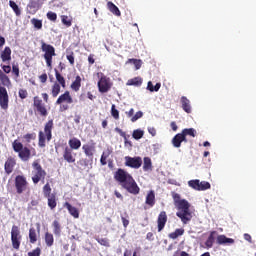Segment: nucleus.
Listing matches in <instances>:
<instances>
[{
  "instance_id": "obj_9",
  "label": "nucleus",
  "mask_w": 256,
  "mask_h": 256,
  "mask_svg": "<svg viewBox=\"0 0 256 256\" xmlns=\"http://www.w3.org/2000/svg\"><path fill=\"white\" fill-rule=\"evenodd\" d=\"M22 239L23 236L21 235V230L19 229V226L13 225L11 229V243L13 249L19 251V249L21 248Z\"/></svg>"
},
{
  "instance_id": "obj_2",
  "label": "nucleus",
  "mask_w": 256,
  "mask_h": 256,
  "mask_svg": "<svg viewBox=\"0 0 256 256\" xmlns=\"http://www.w3.org/2000/svg\"><path fill=\"white\" fill-rule=\"evenodd\" d=\"M114 179L120 183L123 189H126L128 193H131V195H139L141 188H139V185H137L133 176H131L127 171L119 168L114 173Z\"/></svg>"
},
{
  "instance_id": "obj_49",
  "label": "nucleus",
  "mask_w": 256,
  "mask_h": 256,
  "mask_svg": "<svg viewBox=\"0 0 256 256\" xmlns=\"http://www.w3.org/2000/svg\"><path fill=\"white\" fill-rule=\"evenodd\" d=\"M36 138L37 134L35 133H27L26 135H24L26 143H31V141H35Z\"/></svg>"
},
{
  "instance_id": "obj_17",
  "label": "nucleus",
  "mask_w": 256,
  "mask_h": 256,
  "mask_svg": "<svg viewBox=\"0 0 256 256\" xmlns=\"http://www.w3.org/2000/svg\"><path fill=\"white\" fill-rule=\"evenodd\" d=\"M157 225H158V233H161V231L165 229V225H167V212L165 211L160 212L157 219Z\"/></svg>"
},
{
  "instance_id": "obj_46",
  "label": "nucleus",
  "mask_w": 256,
  "mask_h": 256,
  "mask_svg": "<svg viewBox=\"0 0 256 256\" xmlns=\"http://www.w3.org/2000/svg\"><path fill=\"white\" fill-rule=\"evenodd\" d=\"M31 23L33 24L35 29H38V30L43 29V21L42 20H39L37 18H32Z\"/></svg>"
},
{
  "instance_id": "obj_54",
  "label": "nucleus",
  "mask_w": 256,
  "mask_h": 256,
  "mask_svg": "<svg viewBox=\"0 0 256 256\" xmlns=\"http://www.w3.org/2000/svg\"><path fill=\"white\" fill-rule=\"evenodd\" d=\"M18 96L20 99H27V97H29V92H27L26 89H19Z\"/></svg>"
},
{
  "instance_id": "obj_44",
  "label": "nucleus",
  "mask_w": 256,
  "mask_h": 256,
  "mask_svg": "<svg viewBox=\"0 0 256 256\" xmlns=\"http://www.w3.org/2000/svg\"><path fill=\"white\" fill-rule=\"evenodd\" d=\"M143 135H145V132L141 129H136L132 133L133 139H136V141H139V139H143Z\"/></svg>"
},
{
  "instance_id": "obj_8",
  "label": "nucleus",
  "mask_w": 256,
  "mask_h": 256,
  "mask_svg": "<svg viewBox=\"0 0 256 256\" xmlns=\"http://www.w3.org/2000/svg\"><path fill=\"white\" fill-rule=\"evenodd\" d=\"M71 103H73V97L68 90L61 94L56 100V105H60V111H67Z\"/></svg>"
},
{
  "instance_id": "obj_19",
  "label": "nucleus",
  "mask_w": 256,
  "mask_h": 256,
  "mask_svg": "<svg viewBox=\"0 0 256 256\" xmlns=\"http://www.w3.org/2000/svg\"><path fill=\"white\" fill-rule=\"evenodd\" d=\"M64 207L68 209V212L74 219H79V210L75 206L71 205L69 202H65Z\"/></svg>"
},
{
  "instance_id": "obj_14",
  "label": "nucleus",
  "mask_w": 256,
  "mask_h": 256,
  "mask_svg": "<svg viewBox=\"0 0 256 256\" xmlns=\"http://www.w3.org/2000/svg\"><path fill=\"white\" fill-rule=\"evenodd\" d=\"M0 107L7 111L9 109V94L7 88L0 86Z\"/></svg>"
},
{
  "instance_id": "obj_47",
  "label": "nucleus",
  "mask_w": 256,
  "mask_h": 256,
  "mask_svg": "<svg viewBox=\"0 0 256 256\" xmlns=\"http://www.w3.org/2000/svg\"><path fill=\"white\" fill-rule=\"evenodd\" d=\"M207 189H211V184L207 181H199V191H207Z\"/></svg>"
},
{
  "instance_id": "obj_39",
  "label": "nucleus",
  "mask_w": 256,
  "mask_h": 256,
  "mask_svg": "<svg viewBox=\"0 0 256 256\" xmlns=\"http://www.w3.org/2000/svg\"><path fill=\"white\" fill-rule=\"evenodd\" d=\"M9 6L14 11L16 17H21V8H19V5H17V3H15V1L10 0Z\"/></svg>"
},
{
  "instance_id": "obj_58",
  "label": "nucleus",
  "mask_w": 256,
  "mask_h": 256,
  "mask_svg": "<svg viewBox=\"0 0 256 256\" xmlns=\"http://www.w3.org/2000/svg\"><path fill=\"white\" fill-rule=\"evenodd\" d=\"M107 159H109V153L106 154L105 152H103L100 158L101 165H107Z\"/></svg>"
},
{
  "instance_id": "obj_57",
  "label": "nucleus",
  "mask_w": 256,
  "mask_h": 256,
  "mask_svg": "<svg viewBox=\"0 0 256 256\" xmlns=\"http://www.w3.org/2000/svg\"><path fill=\"white\" fill-rule=\"evenodd\" d=\"M12 73H13V75H15V77H19V64L18 63L12 64Z\"/></svg>"
},
{
  "instance_id": "obj_12",
  "label": "nucleus",
  "mask_w": 256,
  "mask_h": 256,
  "mask_svg": "<svg viewBox=\"0 0 256 256\" xmlns=\"http://www.w3.org/2000/svg\"><path fill=\"white\" fill-rule=\"evenodd\" d=\"M97 149V143L94 140H90L88 144H84L82 146V150L84 151V155L88 157L91 161H93V156L95 155V151Z\"/></svg>"
},
{
  "instance_id": "obj_35",
  "label": "nucleus",
  "mask_w": 256,
  "mask_h": 256,
  "mask_svg": "<svg viewBox=\"0 0 256 256\" xmlns=\"http://www.w3.org/2000/svg\"><path fill=\"white\" fill-rule=\"evenodd\" d=\"M61 87L62 86H60L57 82H54V84L52 85L51 95L54 99L59 96V93H61Z\"/></svg>"
},
{
  "instance_id": "obj_13",
  "label": "nucleus",
  "mask_w": 256,
  "mask_h": 256,
  "mask_svg": "<svg viewBox=\"0 0 256 256\" xmlns=\"http://www.w3.org/2000/svg\"><path fill=\"white\" fill-rule=\"evenodd\" d=\"M143 165V159L141 157H125V166L131 167V169H139Z\"/></svg>"
},
{
  "instance_id": "obj_62",
  "label": "nucleus",
  "mask_w": 256,
  "mask_h": 256,
  "mask_svg": "<svg viewBox=\"0 0 256 256\" xmlns=\"http://www.w3.org/2000/svg\"><path fill=\"white\" fill-rule=\"evenodd\" d=\"M148 133H150L152 137H155V135H157V130L155 129V127H148Z\"/></svg>"
},
{
  "instance_id": "obj_27",
  "label": "nucleus",
  "mask_w": 256,
  "mask_h": 256,
  "mask_svg": "<svg viewBox=\"0 0 256 256\" xmlns=\"http://www.w3.org/2000/svg\"><path fill=\"white\" fill-rule=\"evenodd\" d=\"M181 105L185 113H191V101H189L187 97L185 96L181 97Z\"/></svg>"
},
{
  "instance_id": "obj_36",
  "label": "nucleus",
  "mask_w": 256,
  "mask_h": 256,
  "mask_svg": "<svg viewBox=\"0 0 256 256\" xmlns=\"http://www.w3.org/2000/svg\"><path fill=\"white\" fill-rule=\"evenodd\" d=\"M44 241L47 245V247H53V244L55 243V238L53 235L49 232H46L44 235Z\"/></svg>"
},
{
  "instance_id": "obj_63",
  "label": "nucleus",
  "mask_w": 256,
  "mask_h": 256,
  "mask_svg": "<svg viewBox=\"0 0 256 256\" xmlns=\"http://www.w3.org/2000/svg\"><path fill=\"white\" fill-rule=\"evenodd\" d=\"M121 219H122L123 227L125 229H127V227H129V219H127V218H125L123 216L121 217Z\"/></svg>"
},
{
  "instance_id": "obj_40",
  "label": "nucleus",
  "mask_w": 256,
  "mask_h": 256,
  "mask_svg": "<svg viewBox=\"0 0 256 256\" xmlns=\"http://www.w3.org/2000/svg\"><path fill=\"white\" fill-rule=\"evenodd\" d=\"M126 63H133L136 71H139V69H141V66L143 65V61L141 59H135V58L128 59Z\"/></svg>"
},
{
  "instance_id": "obj_11",
  "label": "nucleus",
  "mask_w": 256,
  "mask_h": 256,
  "mask_svg": "<svg viewBox=\"0 0 256 256\" xmlns=\"http://www.w3.org/2000/svg\"><path fill=\"white\" fill-rule=\"evenodd\" d=\"M113 87V83H111V78L105 76V74H101L100 80L98 81V90L100 93H107Z\"/></svg>"
},
{
  "instance_id": "obj_37",
  "label": "nucleus",
  "mask_w": 256,
  "mask_h": 256,
  "mask_svg": "<svg viewBox=\"0 0 256 256\" xmlns=\"http://www.w3.org/2000/svg\"><path fill=\"white\" fill-rule=\"evenodd\" d=\"M143 171H153V162L151 158L144 157Z\"/></svg>"
},
{
  "instance_id": "obj_21",
  "label": "nucleus",
  "mask_w": 256,
  "mask_h": 256,
  "mask_svg": "<svg viewBox=\"0 0 256 256\" xmlns=\"http://www.w3.org/2000/svg\"><path fill=\"white\" fill-rule=\"evenodd\" d=\"M217 243L218 245H233V243H235V240L233 238H227V236L225 235H218Z\"/></svg>"
},
{
  "instance_id": "obj_32",
  "label": "nucleus",
  "mask_w": 256,
  "mask_h": 256,
  "mask_svg": "<svg viewBox=\"0 0 256 256\" xmlns=\"http://www.w3.org/2000/svg\"><path fill=\"white\" fill-rule=\"evenodd\" d=\"M38 235H37V230L35 228H30L29 229V243L32 245H35L37 243Z\"/></svg>"
},
{
  "instance_id": "obj_60",
  "label": "nucleus",
  "mask_w": 256,
  "mask_h": 256,
  "mask_svg": "<svg viewBox=\"0 0 256 256\" xmlns=\"http://www.w3.org/2000/svg\"><path fill=\"white\" fill-rule=\"evenodd\" d=\"M1 67H2V72H4V73H7V74H9V73H11V66L10 65H1Z\"/></svg>"
},
{
  "instance_id": "obj_53",
  "label": "nucleus",
  "mask_w": 256,
  "mask_h": 256,
  "mask_svg": "<svg viewBox=\"0 0 256 256\" xmlns=\"http://www.w3.org/2000/svg\"><path fill=\"white\" fill-rule=\"evenodd\" d=\"M66 59L69 61L70 65H75V53L73 51L66 55Z\"/></svg>"
},
{
  "instance_id": "obj_18",
  "label": "nucleus",
  "mask_w": 256,
  "mask_h": 256,
  "mask_svg": "<svg viewBox=\"0 0 256 256\" xmlns=\"http://www.w3.org/2000/svg\"><path fill=\"white\" fill-rule=\"evenodd\" d=\"M187 143V138L181 133L176 134L173 139H172V145L173 147H175L176 149H179V147H181V144L183 143Z\"/></svg>"
},
{
  "instance_id": "obj_55",
  "label": "nucleus",
  "mask_w": 256,
  "mask_h": 256,
  "mask_svg": "<svg viewBox=\"0 0 256 256\" xmlns=\"http://www.w3.org/2000/svg\"><path fill=\"white\" fill-rule=\"evenodd\" d=\"M28 9H34L35 11H37V9H39V3H37V1H30L27 5Z\"/></svg>"
},
{
  "instance_id": "obj_52",
  "label": "nucleus",
  "mask_w": 256,
  "mask_h": 256,
  "mask_svg": "<svg viewBox=\"0 0 256 256\" xmlns=\"http://www.w3.org/2000/svg\"><path fill=\"white\" fill-rule=\"evenodd\" d=\"M111 115L114 119L119 120V110L115 107V104L111 106Z\"/></svg>"
},
{
  "instance_id": "obj_4",
  "label": "nucleus",
  "mask_w": 256,
  "mask_h": 256,
  "mask_svg": "<svg viewBox=\"0 0 256 256\" xmlns=\"http://www.w3.org/2000/svg\"><path fill=\"white\" fill-rule=\"evenodd\" d=\"M32 182L34 183V185H37V183H39V181H42V183H45V177H47V171H45V169H43V166H41V164L39 163V160H35L32 163Z\"/></svg>"
},
{
  "instance_id": "obj_43",
  "label": "nucleus",
  "mask_w": 256,
  "mask_h": 256,
  "mask_svg": "<svg viewBox=\"0 0 256 256\" xmlns=\"http://www.w3.org/2000/svg\"><path fill=\"white\" fill-rule=\"evenodd\" d=\"M42 191H43L44 197H51L53 195V193H51L52 189H51V184H49V182L43 186Z\"/></svg>"
},
{
  "instance_id": "obj_48",
  "label": "nucleus",
  "mask_w": 256,
  "mask_h": 256,
  "mask_svg": "<svg viewBox=\"0 0 256 256\" xmlns=\"http://www.w3.org/2000/svg\"><path fill=\"white\" fill-rule=\"evenodd\" d=\"M188 185L191 187V189L199 191V179L188 181Z\"/></svg>"
},
{
  "instance_id": "obj_29",
  "label": "nucleus",
  "mask_w": 256,
  "mask_h": 256,
  "mask_svg": "<svg viewBox=\"0 0 256 256\" xmlns=\"http://www.w3.org/2000/svg\"><path fill=\"white\" fill-rule=\"evenodd\" d=\"M215 235H217V231L210 232V235L208 236L205 246L207 249H211L215 243Z\"/></svg>"
},
{
  "instance_id": "obj_10",
  "label": "nucleus",
  "mask_w": 256,
  "mask_h": 256,
  "mask_svg": "<svg viewBox=\"0 0 256 256\" xmlns=\"http://www.w3.org/2000/svg\"><path fill=\"white\" fill-rule=\"evenodd\" d=\"M33 107L40 117H47L49 115L47 106H45V103H43V100L39 96L33 97Z\"/></svg>"
},
{
  "instance_id": "obj_51",
  "label": "nucleus",
  "mask_w": 256,
  "mask_h": 256,
  "mask_svg": "<svg viewBox=\"0 0 256 256\" xmlns=\"http://www.w3.org/2000/svg\"><path fill=\"white\" fill-rule=\"evenodd\" d=\"M96 241L100 245H103V247H109V239L107 238L96 237Z\"/></svg>"
},
{
  "instance_id": "obj_33",
  "label": "nucleus",
  "mask_w": 256,
  "mask_h": 256,
  "mask_svg": "<svg viewBox=\"0 0 256 256\" xmlns=\"http://www.w3.org/2000/svg\"><path fill=\"white\" fill-rule=\"evenodd\" d=\"M116 133L120 134V137H123L124 139V145L127 147V145H129V147H133V144L131 143V141H129L127 139V133H125L124 131L121 130V128L116 127L115 128Z\"/></svg>"
},
{
  "instance_id": "obj_1",
  "label": "nucleus",
  "mask_w": 256,
  "mask_h": 256,
  "mask_svg": "<svg viewBox=\"0 0 256 256\" xmlns=\"http://www.w3.org/2000/svg\"><path fill=\"white\" fill-rule=\"evenodd\" d=\"M172 198L177 209L176 217L180 219L183 225H187L193 219L191 204L186 199H181V195L177 192H172Z\"/></svg>"
},
{
  "instance_id": "obj_30",
  "label": "nucleus",
  "mask_w": 256,
  "mask_h": 256,
  "mask_svg": "<svg viewBox=\"0 0 256 256\" xmlns=\"http://www.w3.org/2000/svg\"><path fill=\"white\" fill-rule=\"evenodd\" d=\"M0 81L4 87H11V79H9V76H7V74H5L1 70H0Z\"/></svg>"
},
{
  "instance_id": "obj_31",
  "label": "nucleus",
  "mask_w": 256,
  "mask_h": 256,
  "mask_svg": "<svg viewBox=\"0 0 256 256\" xmlns=\"http://www.w3.org/2000/svg\"><path fill=\"white\" fill-rule=\"evenodd\" d=\"M183 235H185V229L177 228L174 232L170 233L168 237L169 239L175 240V239H178V237H181Z\"/></svg>"
},
{
  "instance_id": "obj_23",
  "label": "nucleus",
  "mask_w": 256,
  "mask_h": 256,
  "mask_svg": "<svg viewBox=\"0 0 256 256\" xmlns=\"http://www.w3.org/2000/svg\"><path fill=\"white\" fill-rule=\"evenodd\" d=\"M0 58L2 59L3 63H7L11 61V48L6 46L4 50L0 54Z\"/></svg>"
},
{
  "instance_id": "obj_64",
  "label": "nucleus",
  "mask_w": 256,
  "mask_h": 256,
  "mask_svg": "<svg viewBox=\"0 0 256 256\" xmlns=\"http://www.w3.org/2000/svg\"><path fill=\"white\" fill-rule=\"evenodd\" d=\"M39 80H40V82H42V83H47V73L41 74V75L39 76Z\"/></svg>"
},
{
  "instance_id": "obj_7",
  "label": "nucleus",
  "mask_w": 256,
  "mask_h": 256,
  "mask_svg": "<svg viewBox=\"0 0 256 256\" xmlns=\"http://www.w3.org/2000/svg\"><path fill=\"white\" fill-rule=\"evenodd\" d=\"M14 187L17 195H23L29 189V182L24 175H17L14 179Z\"/></svg>"
},
{
  "instance_id": "obj_38",
  "label": "nucleus",
  "mask_w": 256,
  "mask_h": 256,
  "mask_svg": "<svg viewBox=\"0 0 256 256\" xmlns=\"http://www.w3.org/2000/svg\"><path fill=\"white\" fill-rule=\"evenodd\" d=\"M53 233L57 237L61 235V223L58 220H54L52 223Z\"/></svg>"
},
{
  "instance_id": "obj_28",
  "label": "nucleus",
  "mask_w": 256,
  "mask_h": 256,
  "mask_svg": "<svg viewBox=\"0 0 256 256\" xmlns=\"http://www.w3.org/2000/svg\"><path fill=\"white\" fill-rule=\"evenodd\" d=\"M46 199H48V207L53 211L57 207V194L52 193L51 196H47Z\"/></svg>"
},
{
  "instance_id": "obj_50",
  "label": "nucleus",
  "mask_w": 256,
  "mask_h": 256,
  "mask_svg": "<svg viewBox=\"0 0 256 256\" xmlns=\"http://www.w3.org/2000/svg\"><path fill=\"white\" fill-rule=\"evenodd\" d=\"M46 17L49 21H52L53 23H55V21H57V13H55L53 11L47 12Z\"/></svg>"
},
{
  "instance_id": "obj_3",
  "label": "nucleus",
  "mask_w": 256,
  "mask_h": 256,
  "mask_svg": "<svg viewBox=\"0 0 256 256\" xmlns=\"http://www.w3.org/2000/svg\"><path fill=\"white\" fill-rule=\"evenodd\" d=\"M53 119L48 120L44 125V132L39 131L38 133V146L43 149L47 146L46 141L49 143L53 139Z\"/></svg>"
},
{
  "instance_id": "obj_42",
  "label": "nucleus",
  "mask_w": 256,
  "mask_h": 256,
  "mask_svg": "<svg viewBox=\"0 0 256 256\" xmlns=\"http://www.w3.org/2000/svg\"><path fill=\"white\" fill-rule=\"evenodd\" d=\"M147 89L151 93L157 92L161 89V83H156V85L153 86V82L149 81L148 84H147Z\"/></svg>"
},
{
  "instance_id": "obj_34",
  "label": "nucleus",
  "mask_w": 256,
  "mask_h": 256,
  "mask_svg": "<svg viewBox=\"0 0 256 256\" xmlns=\"http://www.w3.org/2000/svg\"><path fill=\"white\" fill-rule=\"evenodd\" d=\"M126 85L141 87V85H143V79H141L140 77L132 78L127 81Z\"/></svg>"
},
{
  "instance_id": "obj_20",
  "label": "nucleus",
  "mask_w": 256,
  "mask_h": 256,
  "mask_svg": "<svg viewBox=\"0 0 256 256\" xmlns=\"http://www.w3.org/2000/svg\"><path fill=\"white\" fill-rule=\"evenodd\" d=\"M68 145L69 149H71L72 151H78V149H81V140L74 137L68 141Z\"/></svg>"
},
{
  "instance_id": "obj_15",
  "label": "nucleus",
  "mask_w": 256,
  "mask_h": 256,
  "mask_svg": "<svg viewBox=\"0 0 256 256\" xmlns=\"http://www.w3.org/2000/svg\"><path fill=\"white\" fill-rule=\"evenodd\" d=\"M77 154L69 146L64 147L62 157L66 163H75Z\"/></svg>"
},
{
  "instance_id": "obj_45",
  "label": "nucleus",
  "mask_w": 256,
  "mask_h": 256,
  "mask_svg": "<svg viewBox=\"0 0 256 256\" xmlns=\"http://www.w3.org/2000/svg\"><path fill=\"white\" fill-rule=\"evenodd\" d=\"M61 21L65 25V27H71V25H73V20H71V18H69V16L67 15H62Z\"/></svg>"
},
{
  "instance_id": "obj_26",
  "label": "nucleus",
  "mask_w": 256,
  "mask_h": 256,
  "mask_svg": "<svg viewBox=\"0 0 256 256\" xmlns=\"http://www.w3.org/2000/svg\"><path fill=\"white\" fill-rule=\"evenodd\" d=\"M54 71H55L56 83H58V85L62 86V88L65 89L67 87L65 77H63V75L59 73V70L54 69Z\"/></svg>"
},
{
  "instance_id": "obj_6",
  "label": "nucleus",
  "mask_w": 256,
  "mask_h": 256,
  "mask_svg": "<svg viewBox=\"0 0 256 256\" xmlns=\"http://www.w3.org/2000/svg\"><path fill=\"white\" fill-rule=\"evenodd\" d=\"M41 49L44 53V59L46 61V65L51 69V67H53V57L57 55L55 53V47H53V45L51 44H47L44 41H41Z\"/></svg>"
},
{
  "instance_id": "obj_41",
  "label": "nucleus",
  "mask_w": 256,
  "mask_h": 256,
  "mask_svg": "<svg viewBox=\"0 0 256 256\" xmlns=\"http://www.w3.org/2000/svg\"><path fill=\"white\" fill-rule=\"evenodd\" d=\"M182 135H184V137L187 139V135H189L190 137H196L197 135V131H195L194 128H185L182 130Z\"/></svg>"
},
{
  "instance_id": "obj_5",
  "label": "nucleus",
  "mask_w": 256,
  "mask_h": 256,
  "mask_svg": "<svg viewBox=\"0 0 256 256\" xmlns=\"http://www.w3.org/2000/svg\"><path fill=\"white\" fill-rule=\"evenodd\" d=\"M13 150L15 153H18L19 159L21 161H29L31 159V149L24 147L23 143L14 140L12 143Z\"/></svg>"
},
{
  "instance_id": "obj_24",
  "label": "nucleus",
  "mask_w": 256,
  "mask_h": 256,
  "mask_svg": "<svg viewBox=\"0 0 256 256\" xmlns=\"http://www.w3.org/2000/svg\"><path fill=\"white\" fill-rule=\"evenodd\" d=\"M145 204L149 207L155 206V191L150 190L146 195Z\"/></svg>"
},
{
  "instance_id": "obj_25",
  "label": "nucleus",
  "mask_w": 256,
  "mask_h": 256,
  "mask_svg": "<svg viewBox=\"0 0 256 256\" xmlns=\"http://www.w3.org/2000/svg\"><path fill=\"white\" fill-rule=\"evenodd\" d=\"M107 7L110 13H112L116 17H121V11L119 10V7H117V5H115L113 2L109 1L107 3Z\"/></svg>"
},
{
  "instance_id": "obj_16",
  "label": "nucleus",
  "mask_w": 256,
  "mask_h": 256,
  "mask_svg": "<svg viewBox=\"0 0 256 256\" xmlns=\"http://www.w3.org/2000/svg\"><path fill=\"white\" fill-rule=\"evenodd\" d=\"M15 165H17V160L13 157H8L5 164H4V171L7 175H11L13 170L15 169Z\"/></svg>"
},
{
  "instance_id": "obj_56",
  "label": "nucleus",
  "mask_w": 256,
  "mask_h": 256,
  "mask_svg": "<svg viewBox=\"0 0 256 256\" xmlns=\"http://www.w3.org/2000/svg\"><path fill=\"white\" fill-rule=\"evenodd\" d=\"M28 256H41V249L36 247L34 250L28 252Z\"/></svg>"
},
{
  "instance_id": "obj_59",
  "label": "nucleus",
  "mask_w": 256,
  "mask_h": 256,
  "mask_svg": "<svg viewBox=\"0 0 256 256\" xmlns=\"http://www.w3.org/2000/svg\"><path fill=\"white\" fill-rule=\"evenodd\" d=\"M141 117H143V113L141 111L136 112V114L131 118L132 123H135V121H138Z\"/></svg>"
},
{
  "instance_id": "obj_61",
  "label": "nucleus",
  "mask_w": 256,
  "mask_h": 256,
  "mask_svg": "<svg viewBox=\"0 0 256 256\" xmlns=\"http://www.w3.org/2000/svg\"><path fill=\"white\" fill-rule=\"evenodd\" d=\"M88 63H89V65L95 64V54H90L88 56Z\"/></svg>"
},
{
  "instance_id": "obj_22",
  "label": "nucleus",
  "mask_w": 256,
  "mask_h": 256,
  "mask_svg": "<svg viewBox=\"0 0 256 256\" xmlns=\"http://www.w3.org/2000/svg\"><path fill=\"white\" fill-rule=\"evenodd\" d=\"M83 79H81V76L77 75L74 79V81L70 85V89L74 91L75 93L79 92L81 89V83Z\"/></svg>"
}]
</instances>
